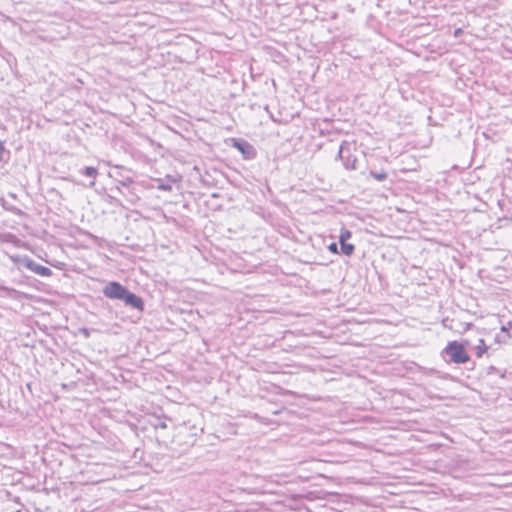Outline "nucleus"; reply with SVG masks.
I'll return each instance as SVG.
<instances>
[{"instance_id": "obj_17", "label": "nucleus", "mask_w": 512, "mask_h": 512, "mask_svg": "<svg viewBox=\"0 0 512 512\" xmlns=\"http://www.w3.org/2000/svg\"><path fill=\"white\" fill-rule=\"evenodd\" d=\"M328 249L330 252L332 253H338V244L335 243V242H332L329 246H328Z\"/></svg>"}, {"instance_id": "obj_1", "label": "nucleus", "mask_w": 512, "mask_h": 512, "mask_svg": "<svg viewBox=\"0 0 512 512\" xmlns=\"http://www.w3.org/2000/svg\"><path fill=\"white\" fill-rule=\"evenodd\" d=\"M102 294L111 300L121 301L125 307L143 312L144 300L118 281H110L102 288Z\"/></svg>"}, {"instance_id": "obj_13", "label": "nucleus", "mask_w": 512, "mask_h": 512, "mask_svg": "<svg viewBox=\"0 0 512 512\" xmlns=\"http://www.w3.org/2000/svg\"><path fill=\"white\" fill-rule=\"evenodd\" d=\"M341 246V251L343 254L347 255V256H351L352 255V244L350 243H342L340 244Z\"/></svg>"}, {"instance_id": "obj_8", "label": "nucleus", "mask_w": 512, "mask_h": 512, "mask_svg": "<svg viewBox=\"0 0 512 512\" xmlns=\"http://www.w3.org/2000/svg\"><path fill=\"white\" fill-rule=\"evenodd\" d=\"M469 348L473 349V350H474V352H475V354H476V356H477L478 358H480V357H482V356H483V354L487 351L488 346L485 344L484 339L480 338V339L478 340V344H477L476 346H474V347H471V346H470Z\"/></svg>"}, {"instance_id": "obj_14", "label": "nucleus", "mask_w": 512, "mask_h": 512, "mask_svg": "<svg viewBox=\"0 0 512 512\" xmlns=\"http://www.w3.org/2000/svg\"><path fill=\"white\" fill-rule=\"evenodd\" d=\"M351 237V232L349 230H342L341 231V234H340V237H339V242L340 244L342 243H347L346 241Z\"/></svg>"}, {"instance_id": "obj_21", "label": "nucleus", "mask_w": 512, "mask_h": 512, "mask_svg": "<svg viewBox=\"0 0 512 512\" xmlns=\"http://www.w3.org/2000/svg\"><path fill=\"white\" fill-rule=\"evenodd\" d=\"M81 332H82L86 337H88V336H89V331H88V329H87V328H83V329L81 330Z\"/></svg>"}, {"instance_id": "obj_9", "label": "nucleus", "mask_w": 512, "mask_h": 512, "mask_svg": "<svg viewBox=\"0 0 512 512\" xmlns=\"http://www.w3.org/2000/svg\"><path fill=\"white\" fill-rule=\"evenodd\" d=\"M370 175L376 179L377 181L381 182L387 179V173L384 170L380 171H370Z\"/></svg>"}, {"instance_id": "obj_6", "label": "nucleus", "mask_w": 512, "mask_h": 512, "mask_svg": "<svg viewBox=\"0 0 512 512\" xmlns=\"http://www.w3.org/2000/svg\"><path fill=\"white\" fill-rule=\"evenodd\" d=\"M351 155L350 143L348 141H343L339 146L337 156L343 161V165L346 169H352V164L350 163Z\"/></svg>"}, {"instance_id": "obj_10", "label": "nucleus", "mask_w": 512, "mask_h": 512, "mask_svg": "<svg viewBox=\"0 0 512 512\" xmlns=\"http://www.w3.org/2000/svg\"><path fill=\"white\" fill-rule=\"evenodd\" d=\"M353 322H354V324L358 325L359 330L361 329V327L363 325H367V327L364 329V331H366L367 329L371 328L374 325L372 322H370V320L357 319L355 316H354Z\"/></svg>"}, {"instance_id": "obj_22", "label": "nucleus", "mask_w": 512, "mask_h": 512, "mask_svg": "<svg viewBox=\"0 0 512 512\" xmlns=\"http://www.w3.org/2000/svg\"><path fill=\"white\" fill-rule=\"evenodd\" d=\"M353 167H354V170H356V169H357V159H356V158H354V164H353Z\"/></svg>"}, {"instance_id": "obj_16", "label": "nucleus", "mask_w": 512, "mask_h": 512, "mask_svg": "<svg viewBox=\"0 0 512 512\" xmlns=\"http://www.w3.org/2000/svg\"><path fill=\"white\" fill-rule=\"evenodd\" d=\"M158 189L163 190V191H171L172 186L170 184L160 183L158 185Z\"/></svg>"}, {"instance_id": "obj_7", "label": "nucleus", "mask_w": 512, "mask_h": 512, "mask_svg": "<svg viewBox=\"0 0 512 512\" xmlns=\"http://www.w3.org/2000/svg\"><path fill=\"white\" fill-rule=\"evenodd\" d=\"M80 173H81L82 175H85V176L89 177V178L95 179V178H96V176L98 175V170H97L95 167H93V166H86V167H84V168L80 171ZM94 185H95V181H94V180H92V181L89 183V186H90V187H93Z\"/></svg>"}, {"instance_id": "obj_2", "label": "nucleus", "mask_w": 512, "mask_h": 512, "mask_svg": "<svg viewBox=\"0 0 512 512\" xmlns=\"http://www.w3.org/2000/svg\"><path fill=\"white\" fill-rule=\"evenodd\" d=\"M467 347H470L468 339H464L462 342L456 340L449 341L441 351V356L447 363H467L470 360V356L466 351Z\"/></svg>"}, {"instance_id": "obj_3", "label": "nucleus", "mask_w": 512, "mask_h": 512, "mask_svg": "<svg viewBox=\"0 0 512 512\" xmlns=\"http://www.w3.org/2000/svg\"><path fill=\"white\" fill-rule=\"evenodd\" d=\"M19 263L21 266L42 277H49L52 275V270L50 268L40 265L28 256L21 258Z\"/></svg>"}, {"instance_id": "obj_20", "label": "nucleus", "mask_w": 512, "mask_h": 512, "mask_svg": "<svg viewBox=\"0 0 512 512\" xmlns=\"http://www.w3.org/2000/svg\"><path fill=\"white\" fill-rule=\"evenodd\" d=\"M427 373H428V374H438V373H439V371H437V370H435V369H433V368H430V369H427Z\"/></svg>"}, {"instance_id": "obj_19", "label": "nucleus", "mask_w": 512, "mask_h": 512, "mask_svg": "<svg viewBox=\"0 0 512 512\" xmlns=\"http://www.w3.org/2000/svg\"><path fill=\"white\" fill-rule=\"evenodd\" d=\"M463 33V30L461 28H457L454 30V36L459 37Z\"/></svg>"}, {"instance_id": "obj_23", "label": "nucleus", "mask_w": 512, "mask_h": 512, "mask_svg": "<svg viewBox=\"0 0 512 512\" xmlns=\"http://www.w3.org/2000/svg\"><path fill=\"white\" fill-rule=\"evenodd\" d=\"M353 445H354V447H357V446H360V443H359V442L354 441V442H353Z\"/></svg>"}, {"instance_id": "obj_18", "label": "nucleus", "mask_w": 512, "mask_h": 512, "mask_svg": "<svg viewBox=\"0 0 512 512\" xmlns=\"http://www.w3.org/2000/svg\"><path fill=\"white\" fill-rule=\"evenodd\" d=\"M499 373V370L495 366L488 367V374Z\"/></svg>"}, {"instance_id": "obj_12", "label": "nucleus", "mask_w": 512, "mask_h": 512, "mask_svg": "<svg viewBox=\"0 0 512 512\" xmlns=\"http://www.w3.org/2000/svg\"><path fill=\"white\" fill-rule=\"evenodd\" d=\"M134 180L130 177H127L124 180L118 181V184L116 186H120V188H127L134 185Z\"/></svg>"}, {"instance_id": "obj_15", "label": "nucleus", "mask_w": 512, "mask_h": 512, "mask_svg": "<svg viewBox=\"0 0 512 512\" xmlns=\"http://www.w3.org/2000/svg\"><path fill=\"white\" fill-rule=\"evenodd\" d=\"M10 155V151L5 148L4 142L0 140V162L3 161L4 156Z\"/></svg>"}, {"instance_id": "obj_24", "label": "nucleus", "mask_w": 512, "mask_h": 512, "mask_svg": "<svg viewBox=\"0 0 512 512\" xmlns=\"http://www.w3.org/2000/svg\"><path fill=\"white\" fill-rule=\"evenodd\" d=\"M354 333H359V331H356V328H353Z\"/></svg>"}, {"instance_id": "obj_11", "label": "nucleus", "mask_w": 512, "mask_h": 512, "mask_svg": "<svg viewBox=\"0 0 512 512\" xmlns=\"http://www.w3.org/2000/svg\"><path fill=\"white\" fill-rule=\"evenodd\" d=\"M152 425L155 427V429H166L167 418H156Z\"/></svg>"}, {"instance_id": "obj_5", "label": "nucleus", "mask_w": 512, "mask_h": 512, "mask_svg": "<svg viewBox=\"0 0 512 512\" xmlns=\"http://www.w3.org/2000/svg\"><path fill=\"white\" fill-rule=\"evenodd\" d=\"M111 191H119V195L123 196L125 200L132 205L140 199L135 192L134 185L127 188H120V186H115L111 188Z\"/></svg>"}, {"instance_id": "obj_4", "label": "nucleus", "mask_w": 512, "mask_h": 512, "mask_svg": "<svg viewBox=\"0 0 512 512\" xmlns=\"http://www.w3.org/2000/svg\"><path fill=\"white\" fill-rule=\"evenodd\" d=\"M232 146L236 148L246 160H252L256 157V149L248 141L241 138H232Z\"/></svg>"}]
</instances>
